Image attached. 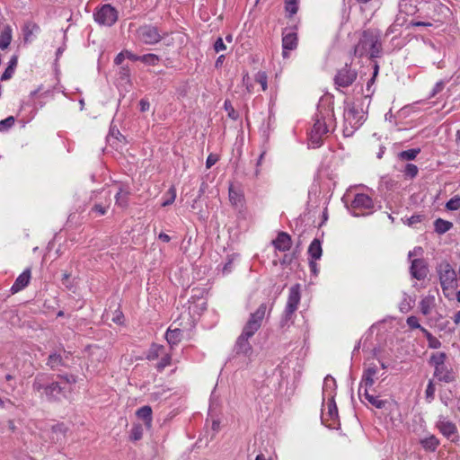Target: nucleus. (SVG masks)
<instances>
[{
    "instance_id": "f257e3e1",
    "label": "nucleus",
    "mask_w": 460,
    "mask_h": 460,
    "mask_svg": "<svg viewBox=\"0 0 460 460\" xmlns=\"http://www.w3.org/2000/svg\"><path fill=\"white\" fill-rule=\"evenodd\" d=\"M335 127L332 102L330 97L321 98L314 118V125L309 132V145L313 148L320 146Z\"/></svg>"
},
{
    "instance_id": "f03ea898",
    "label": "nucleus",
    "mask_w": 460,
    "mask_h": 460,
    "mask_svg": "<svg viewBox=\"0 0 460 460\" xmlns=\"http://www.w3.org/2000/svg\"><path fill=\"white\" fill-rule=\"evenodd\" d=\"M32 389L40 393V397L48 401H58L66 397V387L59 382L49 383V376L45 374L37 375L32 384Z\"/></svg>"
},
{
    "instance_id": "7ed1b4c3",
    "label": "nucleus",
    "mask_w": 460,
    "mask_h": 460,
    "mask_svg": "<svg viewBox=\"0 0 460 460\" xmlns=\"http://www.w3.org/2000/svg\"><path fill=\"white\" fill-rule=\"evenodd\" d=\"M344 128L343 133L346 137L351 136L365 120V112L362 108L354 102H347L344 108Z\"/></svg>"
},
{
    "instance_id": "20e7f679",
    "label": "nucleus",
    "mask_w": 460,
    "mask_h": 460,
    "mask_svg": "<svg viewBox=\"0 0 460 460\" xmlns=\"http://www.w3.org/2000/svg\"><path fill=\"white\" fill-rule=\"evenodd\" d=\"M381 51L378 36L372 31H364L358 44L355 47V54L376 58Z\"/></svg>"
},
{
    "instance_id": "39448f33",
    "label": "nucleus",
    "mask_w": 460,
    "mask_h": 460,
    "mask_svg": "<svg viewBox=\"0 0 460 460\" xmlns=\"http://www.w3.org/2000/svg\"><path fill=\"white\" fill-rule=\"evenodd\" d=\"M261 325V321L256 319L252 315H250V318L243 327V332L236 342L239 352L247 353L251 349L248 340L253 336V334L260 329Z\"/></svg>"
},
{
    "instance_id": "423d86ee",
    "label": "nucleus",
    "mask_w": 460,
    "mask_h": 460,
    "mask_svg": "<svg viewBox=\"0 0 460 460\" xmlns=\"http://www.w3.org/2000/svg\"><path fill=\"white\" fill-rule=\"evenodd\" d=\"M348 208L355 217L369 215L373 211L374 201L368 195L358 193L355 195Z\"/></svg>"
},
{
    "instance_id": "0eeeda50",
    "label": "nucleus",
    "mask_w": 460,
    "mask_h": 460,
    "mask_svg": "<svg viewBox=\"0 0 460 460\" xmlns=\"http://www.w3.org/2000/svg\"><path fill=\"white\" fill-rule=\"evenodd\" d=\"M93 18L98 24L111 27L118 21L119 12L111 4H104L95 9Z\"/></svg>"
},
{
    "instance_id": "6e6552de",
    "label": "nucleus",
    "mask_w": 460,
    "mask_h": 460,
    "mask_svg": "<svg viewBox=\"0 0 460 460\" xmlns=\"http://www.w3.org/2000/svg\"><path fill=\"white\" fill-rule=\"evenodd\" d=\"M437 270L443 291L454 289L456 283V273L450 264L442 262L438 266Z\"/></svg>"
},
{
    "instance_id": "1a4fd4ad",
    "label": "nucleus",
    "mask_w": 460,
    "mask_h": 460,
    "mask_svg": "<svg viewBox=\"0 0 460 460\" xmlns=\"http://www.w3.org/2000/svg\"><path fill=\"white\" fill-rule=\"evenodd\" d=\"M137 40L146 45L158 43L163 36L158 29L151 24H145L137 30Z\"/></svg>"
},
{
    "instance_id": "9d476101",
    "label": "nucleus",
    "mask_w": 460,
    "mask_h": 460,
    "mask_svg": "<svg viewBox=\"0 0 460 460\" xmlns=\"http://www.w3.org/2000/svg\"><path fill=\"white\" fill-rule=\"evenodd\" d=\"M272 245L276 252V257L278 258V260L273 259V264L277 266L279 262L280 266L283 267L288 257L286 253L288 251V234L285 232L279 233L278 237L272 241Z\"/></svg>"
},
{
    "instance_id": "9b49d317",
    "label": "nucleus",
    "mask_w": 460,
    "mask_h": 460,
    "mask_svg": "<svg viewBox=\"0 0 460 460\" xmlns=\"http://www.w3.org/2000/svg\"><path fill=\"white\" fill-rule=\"evenodd\" d=\"M91 199L94 201L92 211L98 216L104 215L111 205V191L104 189L98 192L94 191Z\"/></svg>"
},
{
    "instance_id": "f8f14e48",
    "label": "nucleus",
    "mask_w": 460,
    "mask_h": 460,
    "mask_svg": "<svg viewBox=\"0 0 460 460\" xmlns=\"http://www.w3.org/2000/svg\"><path fill=\"white\" fill-rule=\"evenodd\" d=\"M378 379V367L375 364H368L365 367L358 388V395L362 396V391L369 390L376 380Z\"/></svg>"
},
{
    "instance_id": "ddd939ff",
    "label": "nucleus",
    "mask_w": 460,
    "mask_h": 460,
    "mask_svg": "<svg viewBox=\"0 0 460 460\" xmlns=\"http://www.w3.org/2000/svg\"><path fill=\"white\" fill-rule=\"evenodd\" d=\"M298 10V0H289V51L298 46V39L296 31L298 29V22L293 23L291 15Z\"/></svg>"
},
{
    "instance_id": "4468645a",
    "label": "nucleus",
    "mask_w": 460,
    "mask_h": 460,
    "mask_svg": "<svg viewBox=\"0 0 460 460\" xmlns=\"http://www.w3.org/2000/svg\"><path fill=\"white\" fill-rule=\"evenodd\" d=\"M326 404L323 405L322 409V420L323 422H328L326 423L327 426L332 427L334 425L335 421L338 419V408L335 403L334 398L331 399H325Z\"/></svg>"
},
{
    "instance_id": "2eb2a0df",
    "label": "nucleus",
    "mask_w": 460,
    "mask_h": 460,
    "mask_svg": "<svg viewBox=\"0 0 460 460\" xmlns=\"http://www.w3.org/2000/svg\"><path fill=\"white\" fill-rule=\"evenodd\" d=\"M356 78L357 72L346 65L338 71L335 76V84L340 87H348L353 84Z\"/></svg>"
},
{
    "instance_id": "dca6fc26",
    "label": "nucleus",
    "mask_w": 460,
    "mask_h": 460,
    "mask_svg": "<svg viewBox=\"0 0 460 460\" xmlns=\"http://www.w3.org/2000/svg\"><path fill=\"white\" fill-rule=\"evenodd\" d=\"M434 376L445 383H452L456 380L455 371L447 365L437 367L434 370Z\"/></svg>"
},
{
    "instance_id": "f3484780",
    "label": "nucleus",
    "mask_w": 460,
    "mask_h": 460,
    "mask_svg": "<svg viewBox=\"0 0 460 460\" xmlns=\"http://www.w3.org/2000/svg\"><path fill=\"white\" fill-rule=\"evenodd\" d=\"M31 278V269L27 268L16 278L14 283L11 287V292L15 294L24 289L29 285Z\"/></svg>"
},
{
    "instance_id": "a211bd4d",
    "label": "nucleus",
    "mask_w": 460,
    "mask_h": 460,
    "mask_svg": "<svg viewBox=\"0 0 460 460\" xmlns=\"http://www.w3.org/2000/svg\"><path fill=\"white\" fill-rule=\"evenodd\" d=\"M427 273V265L423 260L414 259L411 261V274L413 278L421 280L426 278Z\"/></svg>"
},
{
    "instance_id": "6ab92c4d",
    "label": "nucleus",
    "mask_w": 460,
    "mask_h": 460,
    "mask_svg": "<svg viewBox=\"0 0 460 460\" xmlns=\"http://www.w3.org/2000/svg\"><path fill=\"white\" fill-rule=\"evenodd\" d=\"M336 380L332 376H327L323 380V397L325 399L335 398L336 395Z\"/></svg>"
},
{
    "instance_id": "aec40b11",
    "label": "nucleus",
    "mask_w": 460,
    "mask_h": 460,
    "mask_svg": "<svg viewBox=\"0 0 460 460\" xmlns=\"http://www.w3.org/2000/svg\"><path fill=\"white\" fill-rule=\"evenodd\" d=\"M300 288L301 286L296 284L290 289L288 305L289 314H291L297 308V304L300 300Z\"/></svg>"
},
{
    "instance_id": "412c9836",
    "label": "nucleus",
    "mask_w": 460,
    "mask_h": 460,
    "mask_svg": "<svg viewBox=\"0 0 460 460\" xmlns=\"http://www.w3.org/2000/svg\"><path fill=\"white\" fill-rule=\"evenodd\" d=\"M438 429L447 438L454 440V437L456 436V425L450 421H440L438 423Z\"/></svg>"
},
{
    "instance_id": "4be33fe9",
    "label": "nucleus",
    "mask_w": 460,
    "mask_h": 460,
    "mask_svg": "<svg viewBox=\"0 0 460 460\" xmlns=\"http://www.w3.org/2000/svg\"><path fill=\"white\" fill-rule=\"evenodd\" d=\"M128 188H125L123 185H120L119 190L115 194V201L119 207L126 208L128 206V199L129 196Z\"/></svg>"
},
{
    "instance_id": "5701e85b",
    "label": "nucleus",
    "mask_w": 460,
    "mask_h": 460,
    "mask_svg": "<svg viewBox=\"0 0 460 460\" xmlns=\"http://www.w3.org/2000/svg\"><path fill=\"white\" fill-rule=\"evenodd\" d=\"M435 306V296H427L421 299L420 302V312L424 315H428L430 314L431 310Z\"/></svg>"
},
{
    "instance_id": "b1692460",
    "label": "nucleus",
    "mask_w": 460,
    "mask_h": 460,
    "mask_svg": "<svg viewBox=\"0 0 460 460\" xmlns=\"http://www.w3.org/2000/svg\"><path fill=\"white\" fill-rule=\"evenodd\" d=\"M17 63H18V58H17V56L14 55L10 58L7 67L2 74V76H1L2 81H6V80H9L10 78H12V76L14 74V70L17 66Z\"/></svg>"
},
{
    "instance_id": "393cba45",
    "label": "nucleus",
    "mask_w": 460,
    "mask_h": 460,
    "mask_svg": "<svg viewBox=\"0 0 460 460\" xmlns=\"http://www.w3.org/2000/svg\"><path fill=\"white\" fill-rule=\"evenodd\" d=\"M364 397L370 404L375 406L377 409H382L385 405V401L380 399L378 396L369 394L368 390L362 391V396Z\"/></svg>"
},
{
    "instance_id": "a878e982",
    "label": "nucleus",
    "mask_w": 460,
    "mask_h": 460,
    "mask_svg": "<svg viewBox=\"0 0 460 460\" xmlns=\"http://www.w3.org/2000/svg\"><path fill=\"white\" fill-rule=\"evenodd\" d=\"M322 246L318 239L313 240L308 248V253L312 260H319L322 256Z\"/></svg>"
},
{
    "instance_id": "bb28decb",
    "label": "nucleus",
    "mask_w": 460,
    "mask_h": 460,
    "mask_svg": "<svg viewBox=\"0 0 460 460\" xmlns=\"http://www.w3.org/2000/svg\"><path fill=\"white\" fill-rule=\"evenodd\" d=\"M434 226H435V231L438 234H445L446 232L449 231L452 228L453 224L451 222L444 220L442 218H438L434 222Z\"/></svg>"
},
{
    "instance_id": "cd10ccee",
    "label": "nucleus",
    "mask_w": 460,
    "mask_h": 460,
    "mask_svg": "<svg viewBox=\"0 0 460 460\" xmlns=\"http://www.w3.org/2000/svg\"><path fill=\"white\" fill-rule=\"evenodd\" d=\"M165 348L163 345L153 344L148 350L147 359L155 360L164 354Z\"/></svg>"
},
{
    "instance_id": "c85d7f7f",
    "label": "nucleus",
    "mask_w": 460,
    "mask_h": 460,
    "mask_svg": "<svg viewBox=\"0 0 460 460\" xmlns=\"http://www.w3.org/2000/svg\"><path fill=\"white\" fill-rule=\"evenodd\" d=\"M12 40V31L9 27L2 31L0 34V49H5L8 48Z\"/></svg>"
},
{
    "instance_id": "c756f323",
    "label": "nucleus",
    "mask_w": 460,
    "mask_h": 460,
    "mask_svg": "<svg viewBox=\"0 0 460 460\" xmlns=\"http://www.w3.org/2000/svg\"><path fill=\"white\" fill-rule=\"evenodd\" d=\"M420 443L425 449L435 451L439 442L438 439L432 435L421 439Z\"/></svg>"
},
{
    "instance_id": "7c9ffc66",
    "label": "nucleus",
    "mask_w": 460,
    "mask_h": 460,
    "mask_svg": "<svg viewBox=\"0 0 460 460\" xmlns=\"http://www.w3.org/2000/svg\"><path fill=\"white\" fill-rule=\"evenodd\" d=\"M137 416L150 424L152 421V409L149 406H143L137 411Z\"/></svg>"
},
{
    "instance_id": "2f4dec72",
    "label": "nucleus",
    "mask_w": 460,
    "mask_h": 460,
    "mask_svg": "<svg viewBox=\"0 0 460 460\" xmlns=\"http://www.w3.org/2000/svg\"><path fill=\"white\" fill-rule=\"evenodd\" d=\"M165 338L168 343L175 345L180 341L181 331L177 328L174 330L168 329L165 333Z\"/></svg>"
},
{
    "instance_id": "473e14b6",
    "label": "nucleus",
    "mask_w": 460,
    "mask_h": 460,
    "mask_svg": "<svg viewBox=\"0 0 460 460\" xmlns=\"http://www.w3.org/2000/svg\"><path fill=\"white\" fill-rule=\"evenodd\" d=\"M420 148H412V149L402 151L401 153H399L398 155H399V158L402 160L411 161L416 158V156L420 154Z\"/></svg>"
},
{
    "instance_id": "72a5a7b5",
    "label": "nucleus",
    "mask_w": 460,
    "mask_h": 460,
    "mask_svg": "<svg viewBox=\"0 0 460 460\" xmlns=\"http://www.w3.org/2000/svg\"><path fill=\"white\" fill-rule=\"evenodd\" d=\"M446 359H447V355L444 352H437V353H434L430 357V362L434 366V368H436L437 367H441V366L446 365L445 364Z\"/></svg>"
},
{
    "instance_id": "f704fd0d",
    "label": "nucleus",
    "mask_w": 460,
    "mask_h": 460,
    "mask_svg": "<svg viewBox=\"0 0 460 460\" xmlns=\"http://www.w3.org/2000/svg\"><path fill=\"white\" fill-rule=\"evenodd\" d=\"M139 61L148 66H156L159 62V57L155 54H146L139 57Z\"/></svg>"
},
{
    "instance_id": "c9c22d12",
    "label": "nucleus",
    "mask_w": 460,
    "mask_h": 460,
    "mask_svg": "<svg viewBox=\"0 0 460 460\" xmlns=\"http://www.w3.org/2000/svg\"><path fill=\"white\" fill-rule=\"evenodd\" d=\"M47 365L52 369L62 365V358L59 354L53 353L49 356Z\"/></svg>"
},
{
    "instance_id": "e433bc0d",
    "label": "nucleus",
    "mask_w": 460,
    "mask_h": 460,
    "mask_svg": "<svg viewBox=\"0 0 460 460\" xmlns=\"http://www.w3.org/2000/svg\"><path fill=\"white\" fill-rule=\"evenodd\" d=\"M255 82L258 83L261 87V91H266L267 88H268V77H267V75L265 72H262V71H259L256 75H255V78H254Z\"/></svg>"
},
{
    "instance_id": "4c0bfd02",
    "label": "nucleus",
    "mask_w": 460,
    "mask_h": 460,
    "mask_svg": "<svg viewBox=\"0 0 460 460\" xmlns=\"http://www.w3.org/2000/svg\"><path fill=\"white\" fill-rule=\"evenodd\" d=\"M412 299L411 296L404 295L402 300L399 304V309L402 313L409 312L412 307Z\"/></svg>"
},
{
    "instance_id": "58836bf2",
    "label": "nucleus",
    "mask_w": 460,
    "mask_h": 460,
    "mask_svg": "<svg viewBox=\"0 0 460 460\" xmlns=\"http://www.w3.org/2000/svg\"><path fill=\"white\" fill-rule=\"evenodd\" d=\"M14 122L15 119L13 116L0 120V132H7L14 125Z\"/></svg>"
},
{
    "instance_id": "ea45409f",
    "label": "nucleus",
    "mask_w": 460,
    "mask_h": 460,
    "mask_svg": "<svg viewBox=\"0 0 460 460\" xmlns=\"http://www.w3.org/2000/svg\"><path fill=\"white\" fill-rule=\"evenodd\" d=\"M421 332L427 337L430 348L437 349L440 347V341L437 338H435L427 329L421 328Z\"/></svg>"
},
{
    "instance_id": "a19ab883",
    "label": "nucleus",
    "mask_w": 460,
    "mask_h": 460,
    "mask_svg": "<svg viewBox=\"0 0 460 460\" xmlns=\"http://www.w3.org/2000/svg\"><path fill=\"white\" fill-rule=\"evenodd\" d=\"M238 257L237 254L235 253H233L231 255H228L227 256V261L223 265V268H222V273L224 275L226 274H228L232 271V269H233V263L234 261V260Z\"/></svg>"
},
{
    "instance_id": "79ce46f5",
    "label": "nucleus",
    "mask_w": 460,
    "mask_h": 460,
    "mask_svg": "<svg viewBox=\"0 0 460 460\" xmlns=\"http://www.w3.org/2000/svg\"><path fill=\"white\" fill-rule=\"evenodd\" d=\"M224 108L227 112V115L233 120H236L239 117L238 112L233 107L231 102L229 100H226L224 102Z\"/></svg>"
},
{
    "instance_id": "37998d69",
    "label": "nucleus",
    "mask_w": 460,
    "mask_h": 460,
    "mask_svg": "<svg viewBox=\"0 0 460 460\" xmlns=\"http://www.w3.org/2000/svg\"><path fill=\"white\" fill-rule=\"evenodd\" d=\"M166 198L163 201L162 206L166 207L172 204L176 199V190L174 187H171L166 192Z\"/></svg>"
},
{
    "instance_id": "c03bdc74",
    "label": "nucleus",
    "mask_w": 460,
    "mask_h": 460,
    "mask_svg": "<svg viewBox=\"0 0 460 460\" xmlns=\"http://www.w3.org/2000/svg\"><path fill=\"white\" fill-rule=\"evenodd\" d=\"M143 436V428L141 425H134L130 430L129 438L133 441L139 440Z\"/></svg>"
},
{
    "instance_id": "a18cd8bd",
    "label": "nucleus",
    "mask_w": 460,
    "mask_h": 460,
    "mask_svg": "<svg viewBox=\"0 0 460 460\" xmlns=\"http://www.w3.org/2000/svg\"><path fill=\"white\" fill-rule=\"evenodd\" d=\"M161 359L157 363V369L159 371H162L164 367L169 366L171 364V356L164 350V354L160 356Z\"/></svg>"
},
{
    "instance_id": "49530a36",
    "label": "nucleus",
    "mask_w": 460,
    "mask_h": 460,
    "mask_svg": "<svg viewBox=\"0 0 460 460\" xmlns=\"http://www.w3.org/2000/svg\"><path fill=\"white\" fill-rule=\"evenodd\" d=\"M268 312V305L264 303L261 304L258 309L252 313L251 315L262 322L266 313Z\"/></svg>"
},
{
    "instance_id": "de8ad7c7",
    "label": "nucleus",
    "mask_w": 460,
    "mask_h": 460,
    "mask_svg": "<svg viewBox=\"0 0 460 460\" xmlns=\"http://www.w3.org/2000/svg\"><path fill=\"white\" fill-rule=\"evenodd\" d=\"M446 208L448 210H457L460 208V197L455 196L452 199H450L447 204Z\"/></svg>"
},
{
    "instance_id": "09e8293b",
    "label": "nucleus",
    "mask_w": 460,
    "mask_h": 460,
    "mask_svg": "<svg viewBox=\"0 0 460 460\" xmlns=\"http://www.w3.org/2000/svg\"><path fill=\"white\" fill-rule=\"evenodd\" d=\"M418 167L413 164H408L405 166L404 174L410 178H414L418 174Z\"/></svg>"
},
{
    "instance_id": "8fccbe9b",
    "label": "nucleus",
    "mask_w": 460,
    "mask_h": 460,
    "mask_svg": "<svg viewBox=\"0 0 460 460\" xmlns=\"http://www.w3.org/2000/svg\"><path fill=\"white\" fill-rule=\"evenodd\" d=\"M435 391H436L435 385H434L433 382L430 380L429 382L426 391H425L426 398L429 402L434 399Z\"/></svg>"
},
{
    "instance_id": "3c124183",
    "label": "nucleus",
    "mask_w": 460,
    "mask_h": 460,
    "mask_svg": "<svg viewBox=\"0 0 460 460\" xmlns=\"http://www.w3.org/2000/svg\"><path fill=\"white\" fill-rule=\"evenodd\" d=\"M229 199L230 201L237 206L238 203H241L242 201V196L239 195L235 190H234V189L231 187L229 188Z\"/></svg>"
},
{
    "instance_id": "603ef678",
    "label": "nucleus",
    "mask_w": 460,
    "mask_h": 460,
    "mask_svg": "<svg viewBox=\"0 0 460 460\" xmlns=\"http://www.w3.org/2000/svg\"><path fill=\"white\" fill-rule=\"evenodd\" d=\"M407 324L409 325L410 328L411 329H420L421 331V328H423L420 323H419V320L416 316H410L407 318Z\"/></svg>"
},
{
    "instance_id": "864d4df0",
    "label": "nucleus",
    "mask_w": 460,
    "mask_h": 460,
    "mask_svg": "<svg viewBox=\"0 0 460 460\" xmlns=\"http://www.w3.org/2000/svg\"><path fill=\"white\" fill-rule=\"evenodd\" d=\"M243 84L245 86L247 93H251L253 92V84L247 73L243 76Z\"/></svg>"
},
{
    "instance_id": "5fc2aeb1",
    "label": "nucleus",
    "mask_w": 460,
    "mask_h": 460,
    "mask_svg": "<svg viewBox=\"0 0 460 460\" xmlns=\"http://www.w3.org/2000/svg\"><path fill=\"white\" fill-rule=\"evenodd\" d=\"M214 49L217 53L220 52V51H224L226 49V44L224 43V40L222 38H218L215 43H214Z\"/></svg>"
},
{
    "instance_id": "6e6d98bb",
    "label": "nucleus",
    "mask_w": 460,
    "mask_h": 460,
    "mask_svg": "<svg viewBox=\"0 0 460 460\" xmlns=\"http://www.w3.org/2000/svg\"><path fill=\"white\" fill-rule=\"evenodd\" d=\"M218 161V155L216 154H210L206 161V167L211 168Z\"/></svg>"
},
{
    "instance_id": "4d7b16f0",
    "label": "nucleus",
    "mask_w": 460,
    "mask_h": 460,
    "mask_svg": "<svg viewBox=\"0 0 460 460\" xmlns=\"http://www.w3.org/2000/svg\"><path fill=\"white\" fill-rule=\"evenodd\" d=\"M119 76L121 79H125L127 81L129 80L130 70H129L128 66H121L119 68Z\"/></svg>"
},
{
    "instance_id": "13d9d810",
    "label": "nucleus",
    "mask_w": 460,
    "mask_h": 460,
    "mask_svg": "<svg viewBox=\"0 0 460 460\" xmlns=\"http://www.w3.org/2000/svg\"><path fill=\"white\" fill-rule=\"evenodd\" d=\"M282 56L283 58L288 56V35L285 31L282 32Z\"/></svg>"
},
{
    "instance_id": "bf43d9fd",
    "label": "nucleus",
    "mask_w": 460,
    "mask_h": 460,
    "mask_svg": "<svg viewBox=\"0 0 460 460\" xmlns=\"http://www.w3.org/2000/svg\"><path fill=\"white\" fill-rule=\"evenodd\" d=\"M265 155H266V150H263V151L261 153V155H260V156H259V158H258V160H257V163H256V169H255V172H254V174H255L256 176H258V175L260 174V172H261V171H260V168H259V167L261 165V164H262V161H263V158H264Z\"/></svg>"
},
{
    "instance_id": "052dcab7",
    "label": "nucleus",
    "mask_w": 460,
    "mask_h": 460,
    "mask_svg": "<svg viewBox=\"0 0 460 460\" xmlns=\"http://www.w3.org/2000/svg\"><path fill=\"white\" fill-rule=\"evenodd\" d=\"M139 107H140V111L144 112V111H146L149 110L150 103L147 100L141 99L139 102Z\"/></svg>"
},
{
    "instance_id": "680f3d73",
    "label": "nucleus",
    "mask_w": 460,
    "mask_h": 460,
    "mask_svg": "<svg viewBox=\"0 0 460 460\" xmlns=\"http://www.w3.org/2000/svg\"><path fill=\"white\" fill-rule=\"evenodd\" d=\"M125 58H126V55H125V51L123 50V51L119 52V53L116 56V58H115V59H114V63H115L116 65H118V66H119V65H121Z\"/></svg>"
},
{
    "instance_id": "e2e57ef3",
    "label": "nucleus",
    "mask_w": 460,
    "mask_h": 460,
    "mask_svg": "<svg viewBox=\"0 0 460 460\" xmlns=\"http://www.w3.org/2000/svg\"><path fill=\"white\" fill-rule=\"evenodd\" d=\"M422 253V248L421 247H415L412 251L409 252V258H411L413 256H418Z\"/></svg>"
},
{
    "instance_id": "0e129e2a",
    "label": "nucleus",
    "mask_w": 460,
    "mask_h": 460,
    "mask_svg": "<svg viewBox=\"0 0 460 460\" xmlns=\"http://www.w3.org/2000/svg\"><path fill=\"white\" fill-rule=\"evenodd\" d=\"M124 51H125L126 58H128L132 61L139 60L140 56L135 55L131 51H128V50H124Z\"/></svg>"
},
{
    "instance_id": "69168bd1",
    "label": "nucleus",
    "mask_w": 460,
    "mask_h": 460,
    "mask_svg": "<svg viewBox=\"0 0 460 460\" xmlns=\"http://www.w3.org/2000/svg\"><path fill=\"white\" fill-rule=\"evenodd\" d=\"M66 384H75L76 382V379L74 376H60Z\"/></svg>"
},
{
    "instance_id": "338daca9",
    "label": "nucleus",
    "mask_w": 460,
    "mask_h": 460,
    "mask_svg": "<svg viewBox=\"0 0 460 460\" xmlns=\"http://www.w3.org/2000/svg\"><path fill=\"white\" fill-rule=\"evenodd\" d=\"M309 266H310V269H311V271L316 275L318 273V265L315 261H314L313 260L310 261L309 262Z\"/></svg>"
},
{
    "instance_id": "774afa93",
    "label": "nucleus",
    "mask_w": 460,
    "mask_h": 460,
    "mask_svg": "<svg viewBox=\"0 0 460 460\" xmlns=\"http://www.w3.org/2000/svg\"><path fill=\"white\" fill-rule=\"evenodd\" d=\"M443 87H444V84L442 82L437 83L434 87L432 95H435L437 93H439L443 89Z\"/></svg>"
}]
</instances>
